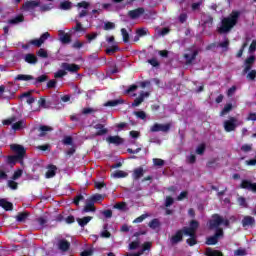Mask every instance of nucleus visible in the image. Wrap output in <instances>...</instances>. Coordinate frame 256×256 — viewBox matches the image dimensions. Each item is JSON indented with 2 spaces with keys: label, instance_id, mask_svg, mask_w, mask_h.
Wrapping results in <instances>:
<instances>
[{
  "label": "nucleus",
  "instance_id": "1",
  "mask_svg": "<svg viewBox=\"0 0 256 256\" xmlns=\"http://www.w3.org/2000/svg\"><path fill=\"white\" fill-rule=\"evenodd\" d=\"M241 17V11L233 10L228 17H224L221 20V25L218 27V33L223 35L225 33H230V31L239 23V18Z\"/></svg>",
  "mask_w": 256,
  "mask_h": 256
},
{
  "label": "nucleus",
  "instance_id": "2",
  "mask_svg": "<svg viewBox=\"0 0 256 256\" xmlns=\"http://www.w3.org/2000/svg\"><path fill=\"white\" fill-rule=\"evenodd\" d=\"M225 237V232L223 231V228H218L215 230V233L213 236H209L206 238V244L207 245H217L219 243V239H223Z\"/></svg>",
  "mask_w": 256,
  "mask_h": 256
},
{
  "label": "nucleus",
  "instance_id": "3",
  "mask_svg": "<svg viewBox=\"0 0 256 256\" xmlns=\"http://www.w3.org/2000/svg\"><path fill=\"white\" fill-rule=\"evenodd\" d=\"M159 131H161L162 133H169V131H171V123H166V124L154 123L150 127V133H159Z\"/></svg>",
  "mask_w": 256,
  "mask_h": 256
},
{
  "label": "nucleus",
  "instance_id": "4",
  "mask_svg": "<svg viewBox=\"0 0 256 256\" xmlns=\"http://www.w3.org/2000/svg\"><path fill=\"white\" fill-rule=\"evenodd\" d=\"M209 229L217 231V229H220L219 226L223 225V217L219 214H213L212 219L208 222Z\"/></svg>",
  "mask_w": 256,
  "mask_h": 256
},
{
  "label": "nucleus",
  "instance_id": "5",
  "mask_svg": "<svg viewBox=\"0 0 256 256\" xmlns=\"http://www.w3.org/2000/svg\"><path fill=\"white\" fill-rule=\"evenodd\" d=\"M11 151L16 153V156L19 157L22 161L25 159V155H27V150L21 144H11L10 145Z\"/></svg>",
  "mask_w": 256,
  "mask_h": 256
},
{
  "label": "nucleus",
  "instance_id": "6",
  "mask_svg": "<svg viewBox=\"0 0 256 256\" xmlns=\"http://www.w3.org/2000/svg\"><path fill=\"white\" fill-rule=\"evenodd\" d=\"M237 129V118L230 117L228 120L224 121V130L226 133H231Z\"/></svg>",
  "mask_w": 256,
  "mask_h": 256
},
{
  "label": "nucleus",
  "instance_id": "7",
  "mask_svg": "<svg viewBox=\"0 0 256 256\" xmlns=\"http://www.w3.org/2000/svg\"><path fill=\"white\" fill-rule=\"evenodd\" d=\"M183 235H185V230L183 228L177 230L176 233L170 237L171 245H179V243L183 241Z\"/></svg>",
  "mask_w": 256,
  "mask_h": 256
},
{
  "label": "nucleus",
  "instance_id": "8",
  "mask_svg": "<svg viewBox=\"0 0 256 256\" xmlns=\"http://www.w3.org/2000/svg\"><path fill=\"white\" fill-rule=\"evenodd\" d=\"M36 7H41V0L26 1L22 5L23 11H33V9H36Z\"/></svg>",
  "mask_w": 256,
  "mask_h": 256
},
{
  "label": "nucleus",
  "instance_id": "9",
  "mask_svg": "<svg viewBox=\"0 0 256 256\" xmlns=\"http://www.w3.org/2000/svg\"><path fill=\"white\" fill-rule=\"evenodd\" d=\"M239 187L240 189H246V191L256 193V182L252 183L251 180H242Z\"/></svg>",
  "mask_w": 256,
  "mask_h": 256
},
{
  "label": "nucleus",
  "instance_id": "10",
  "mask_svg": "<svg viewBox=\"0 0 256 256\" xmlns=\"http://www.w3.org/2000/svg\"><path fill=\"white\" fill-rule=\"evenodd\" d=\"M197 229H199V222L197 220H191L190 227H183L185 235H195Z\"/></svg>",
  "mask_w": 256,
  "mask_h": 256
},
{
  "label": "nucleus",
  "instance_id": "11",
  "mask_svg": "<svg viewBox=\"0 0 256 256\" xmlns=\"http://www.w3.org/2000/svg\"><path fill=\"white\" fill-rule=\"evenodd\" d=\"M50 37H51V34L49 32H45L40 36L39 39L30 40L29 44L34 45V47H41V45L45 43V40Z\"/></svg>",
  "mask_w": 256,
  "mask_h": 256
},
{
  "label": "nucleus",
  "instance_id": "12",
  "mask_svg": "<svg viewBox=\"0 0 256 256\" xmlns=\"http://www.w3.org/2000/svg\"><path fill=\"white\" fill-rule=\"evenodd\" d=\"M107 143L110 145H116V147H119V145H123L125 143V140L121 138V136L116 135V136H108L106 138Z\"/></svg>",
  "mask_w": 256,
  "mask_h": 256
},
{
  "label": "nucleus",
  "instance_id": "13",
  "mask_svg": "<svg viewBox=\"0 0 256 256\" xmlns=\"http://www.w3.org/2000/svg\"><path fill=\"white\" fill-rule=\"evenodd\" d=\"M57 247L59 251H62V253H67V251L71 249V243L66 239H60L57 243Z\"/></svg>",
  "mask_w": 256,
  "mask_h": 256
},
{
  "label": "nucleus",
  "instance_id": "14",
  "mask_svg": "<svg viewBox=\"0 0 256 256\" xmlns=\"http://www.w3.org/2000/svg\"><path fill=\"white\" fill-rule=\"evenodd\" d=\"M61 67L64 71H69V73H77V71L81 69V66L77 64H69L67 62L62 63Z\"/></svg>",
  "mask_w": 256,
  "mask_h": 256
},
{
  "label": "nucleus",
  "instance_id": "15",
  "mask_svg": "<svg viewBox=\"0 0 256 256\" xmlns=\"http://www.w3.org/2000/svg\"><path fill=\"white\" fill-rule=\"evenodd\" d=\"M144 13H145V8L139 7L134 10H130L128 12V15L130 19H139V17H141V15H143Z\"/></svg>",
  "mask_w": 256,
  "mask_h": 256
},
{
  "label": "nucleus",
  "instance_id": "16",
  "mask_svg": "<svg viewBox=\"0 0 256 256\" xmlns=\"http://www.w3.org/2000/svg\"><path fill=\"white\" fill-rule=\"evenodd\" d=\"M94 129L97 130L96 137H102V135H107L109 133V130L105 128V125L98 123L94 126Z\"/></svg>",
  "mask_w": 256,
  "mask_h": 256
},
{
  "label": "nucleus",
  "instance_id": "17",
  "mask_svg": "<svg viewBox=\"0 0 256 256\" xmlns=\"http://www.w3.org/2000/svg\"><path fill=\"white\" fill-rule=\"evenodd\" d=\"M149 92H141L138 98H135L134 102L132 103V107H139L141 103L145 101V97H149Z\"/></svg>",
  "mask_w": 256,
  "mask_h": 256
},
{
  "label": "nucleus",
  "instance_id": "18",
  "mask_svg": "<svg viewBox=\"0 0 256 256\" xmlns=\"http://www.w3.org/2000/svg\"><path fill=\"white\" fill-rule=\"evenodd\" d=\"M59 39L63 45H69L71 43V35L65 33L63 30L59 31Z\"/></svg>",
  "mask_w": 256,
  "mask_h": 256
},
{
  "label": "nucleus",
  "instance_id": "19",
  "mask_svg": "<svg viewBox=\"0 0 256 256\" xmlns=\"http://www.w3.org/2000/svg\"><path fill=\"white\" fill-rule=\"evenodd\" d=\"M242 227H255V218L252 216H244L242 219Z\"/></svg>",
  "mask_w": 256,
  "mask_h": 256
},
{
  "label": "nucleus",
  "instance_id": "20",
  "mask_svg": "<svg viewBox=\"0 0 256 256\" xmlns=\"http://www.w3.org/2000/svg\"><path fill=\"white\" fill-rule=\"evenodd\" d=\"M144 175H145V170L143 169V167L140 166L134 169L132 177L134 181H139L141 177H143Z\"/></svg>",
  "mask_w": 256,
  "mask_h": 256
},
{
  "label": "nucleus",
  "instance_id": "21",
  "mask_svg": "<svg viewBox=\"0 0 256 256\" xmlns=\"http://www.w3.org/2000/svg\"><path fill=\"white\" fill-rule=\"evenodd\" d=\"M47 172H46V179H53L55 175H57V166L50 164L47 167Z\"/></svg>",
  "mask_w": 256,
  "mask_h": 256
},
{
  "label": "nucleus",
  "instance_id": "22",
  "mask_svg": "<svg viewBox=\"0 0 256 256\" xmlns=\"http://www.w3.org/2000/svg\"><path fill=\"white\" fill-rule=\"evenodd\" d=\"M97 208H95V204L91 200L86 201V205L83 208V213H95Z\"/></svg>",
  "mask_w": 256,
  "mask_h": 256
},
{
  "label": "nucleus",
  "instance_id": "23",
  "mask_svg": "<svg viewBox=\"0 0 256 256\" xmlns=\"http://www.w3.org/2000/svg\"><path fill=\"white\" fill-rule=\"evenodd\" d=\"M0 207H2L4 211H13V203L7 201L5 198L0 199Z\"/></svg>",
  "mask_w": 256,
  "mask_h": 256
},
{
  "label": "nucleus",
  "instance_id": "24",
  "mask_svg": "<svg viewBox=\"0 0 256 256\" xmlns=\"http://www.w3.org/2000/svg\"><path fill=\"white\" fill-rule=\"evenodd\" d=\"M199 52L195 50L192 54H184V59H186V65H191L195 59H197Z\"/></svg>",
  "mask_w": 256,
  "mask_h": 256
},
{
  "label": "nucleus",
  "instance_id": "25",
  "mask_svg": "<svg viewBox=\"0 0 256 256\" xmlns=\"http://www.w3.org/2000/svg\"><path fill=\"white\" fill-rule=\"evenodd\" d=\"M24 61L26 63H29V65H35V64H37V61H39V60H38L37 56H35V54L28 53L24 56Z\"/></svg>",
  "mask_w": 256,
  "mask_h": 256
},
{
  "label": "nucleus",
  "instance_id": "26",
  "mask_svg": "<svg viewBox=\"0 0 256 256\" xmlns=\"http://www.w3.org/2000/svg\"><path fill=\"white\" fill-rule=\"evenodd\" d=\"M123 103H125L123 99L109 100L104 104V107H117V105H123Z\"/></svg>",
  "mask_w": 256,
  "mask_h": 256
},
{
  "label": "nucleus",
  "instance_id": "27",
  "mask_svg": "<svg viewBox=\"0 0 256 256\" xmlns=\"http://www.w3.org/2000/svg\"><path fill=\"white\" fill-rule=\"evenodd\" d=\"M93 220L92 216H85L83 218H77L76 221L80 227H85L89 224L90 221Z\"/></svg>",
  "mask_w": 256,
  "mask_h": 256
},
{
  "label": "nucleus",
  "instance_id": "28",
  "mask_svg": "<svg viewBox=\"0 0 256 256\" xmlns=\"http://www.w3.org/2000/svg\"><path fill=\"white\" fill-rule=\"evenodd\" d=\"M17 162L21 163L23 165V160L17 157L16 155H10L7 157V163L8 165H16Z\"/></svg>",
  "mask_w": 256,
  "mask_h": 256
},
{
  "label": "nucleus",
  "instance_id": "29",
  "mask_svg": "<svg viewBox=\"0 0 256 256\" xmlns=\"http://www.w3.org/2000/svg\"><path fill=\"white\" fill-rule=\"evenodd\" d=\"M111 177L114 179H125V177H129V173L122 170H117L111 174Z\"/></svg>",
  "mask_w": 256,
  "mask_h": 256
},
{
  "label": "nucleus",
  "instance_id": "30",
  "mask_svg": "<svg viewBox=\"0 0 256 256\" xmlns=\"http://www.w3.org/2000/svg\"><path fill=\"white\" fill-rule=\"evenodd\" d=\"M39 131H40L39 137H45L47 133L53 131V127L47 126V125H40Z\"/></svg>",
  "mask_w": 256,
  "mask_h": 256
},
{
  "label": "nucleus",
  "instance_id": "31",
  "mask_svg": "<svg viewBox=\"0 0 256 256\" xmlns=\"http://www.w3.org/2000/svg\"><path fill=\"white\" fill-rule=\"evenodd\" d=\"M59 9L62 11H69L73 9V2L66 0L60 3Z\"/></svg>",
  "mask_w": 256,
  "mask_h": 256
},
{
  "label": "nucleus",
  "instance_id": "32",
  "mask_svg": "<svg viewBox=\"0 0 256 256\" xmlns=\"http://www.w3.org/2000/svg\"><path fill=\"white\" fill-rule=\"evenodd\" d=\"M15 81H35V77L27 74H18Z\"/></svg>",
  "mask_w": 256,
  "mask_h": 256
},
{
  "label": "nucleus",
  "instance_id": "33",
  "mask_svg": "<svg viewBox=\"0 0 256 256\" xmlns=\"http://www.w3.org/2000/svg\"><path fill=\"white\" fill-rule=\"evenodd\" d=\"M29 212H19L16 216V221L18 223H25L27 221V217H29Z\"/></svg>",
  "mask_w": 256,
  "mask_h": 256
},
{
  "label": "nucleus",
  "instance_id": "34",
  "mask_svg": "<svg viewBox=\"0 0 256 256\" xmlns=\"http://www.w3.org/2000/svg\"><path fill=\"white\" fill-rule=\"evenodd\" d=\"M25 21V16L18 15L10 20H8L9 25H17L18 23H23Z\"/></svg>",
  "mask_w": 256,
  "mask_h": 256
},
{
  "label": "nucleus",
  "instance_id": "35",
  "mask_svg": "<svg viewBox=\"0 0 256 256\" xmlns=\"http://www.w3.org/2000/svg\"><path fill=\"white\" fill-rule=\"evenodd\" d=\"M231 111H233V104L228 103L224 106V108L221 110L220 112V117H225V115H227V113H231Z\"/></svg>",
  "mask_w": 256,
  "mask_h": 256
},
{
  "label": "nucleus",
  "instance_id": "36",
  "mask_svg": "<svg viewBox=\"0 0 256 256\" xmlns=\"http://www.w3.org/2000/svg\"><path fill=\"white\" fill-rule=\"evenodd\" d=\"M103 229L104 230L100 233V237H102V239H109L111 237V232L107 231L109 229V224H104Z\"/></svg>",
  "mask_w": 256,
  "mask_h": 256
},
{
  "label": "nucleus",
  "instance_id": "37",
  "mask_svg": "<svg viewBox=\"0 0 256 256\" xmlns=\"http://www.w3.org/2000/svg\"><path fill=\"white\" fill-rule=\"evenodd\" d=\"M36 222L40 225L41 229H44V227L47 226V223H49V220L45 216H40L36 218Z\"/></svg>",
  "mask_w": 256,
  "mask_h": 256
},
{
  "label": "nucleus",
  "instance_id": "38",
  "mask_svg": "<svg viewBox=\"0 0 256 256\" xmlns=\"http://www.w3.org/2000/svg\"><path fill=\"white\" fill-rule=\"evenodd\" d=\"M206 256H223V252L219 250H212L211 248H206Z\"/></svg>",
  "mask_w": 256,
  "mask_h": 256
},
{
  "label": "nucleus",
  "instance_id": "39",
  "mask_svg": "<svg viewBox=\"0 0 256 256\" xmlns=\"http://www.w3.org/2000/svg\"><path fill=\"white\" fill-rule=\"evenodd\" d=\"M103 199H105V196L102 194H94L89 198V200L94 204L98 203V201H103Z\"/></svg>",
  "mask_w": 256,
  "mask_h": 256
},
{
  "label": "nucleus",
  "instance_id": "40",
  "mask_svg": "<svg viewBox=\"0 0 256 256\" xmlns=\"http://www.w3.org/2000/svg\"><path fill=\"white\" fill-rule=\"evenodd\" d=\"M188 238L186 240V243L190 246V247H194V245H197V236L194 234V235H188Z\"/></svg>",
  "mask_w": 256,
  "mask_h": 256
},
{
  "label": "nucleus",
  "instance_id": "41",
  "mask_svg": "<svg viewBox=\"0 0 256 256\" xmlns=\"http://www.w3.org/2000/svg\"><path fill=\"white\" fill-rule=\"evenodd\" d=\"M45 81H49V76L42 74L32 83L33 85H37L38 83H45Z\"/></svg>",
  "mask_w": 256,
  "mask_h": 256
},
{
  "label": "nucleus",
  "instance_id": "42",
  "mask_svg": "<svg viewBox=\"0 0 256 256\" xmlns=\"http://www.w3.org/2000/svg\"><path fill=\"white\" fill-rule=\"evenodd\" d=\"M160 226H161V223L157 218L152 219L148 224V227H150V229H157Z\"/></svg>",
  "mask_w": 256,
  "mask_h": 256
},
{
  "label": "nucleus",
  "instance_id": "43",
  "mask_svg": "<svg viewBox=\"0 0 256 256\" xmlns=\"http://www.w3.org/2000/svg\"><path fill=\"white\" fill-rule=\"evenodd\" d=\"M117 51H121V48L117 45H113L110 48L106 49V55H114V53H117Z\"/></svg>",
  "mask_w": 256,
  "mask_h": 256
},
{
  "label": "nucleus",
  "instance_id": "44",
  "mask_svg": "<svg viewBox=\"0 0 256 256\" xmlns=\"http://www.w3.org/2000/svg\"><path fill=\"white\" fill-rule=\"evenodd\" d=\"M23 125H25V121L19 120L18 122L12 125V129L14 131H20V129H23Z\"/></svg>",
  "mask_w": 256,
  "mask_h": 256
},
{
  "label": "nucleus",
  "instance_id": "45",
  "mask_svg": "<svg viewBox=\"0 0 256 256\" xmlns=\"http://www.w3.org/2000/svg\"><path fill=\"white\" fill-rule=\"evenodd\" d=\"M81 201H85V196H83V194H78L73 199V203L76 207H79V203H81Z\"/></svg>",
  "mask_w": 256,
  "mask_h": 256
},
{
  "label": "nucleus",
  "instance_id": "46",
  "mask_svg": "<svg viewBox=\"0 0 256 256\" xmlns=\"http://www.w3.org/2000/svg\"><path fill=\"white\" fill-rule=\"evenodd\" d=\"M38 105L39 107H42V109H49V105H51L50 103L47 104V100L44 97H41L38 100Z\"/></svg>",
  "mask_w": 256,
  "mask_h": 256
},
{
  "label": "nucleus",
  "instance_id": "47",
  "mask_svg": "<svg viewBox=\"0 0 256 256\" xmlns=\"http://www.w3.org/2000/svg\"><path fill=\"white\" fill-rule=\"evenodd\" d=\"M151 242H144L142 245V249L138 251L140 253V256L143 255L144 251H149L151 249Z\"/></svg>",
  "mask_w": 256,
  "mask_h": 256
},
{
  "label": "nucleus",
  "instance_id": "48",
  "mask_svg": "<svg viewBox=\"0 0 256 256\" xmlns=\"http://www.w3.org/2000/svg\"><path fill=\"white\" fill-rule=\"evenodd\" d=\"M36 55L38 57H41L42 59H47V57H49V53H47V50L43 49V48H40Z\"/></svg>",
  "mask_w": 256,
  "mask_h": 256
},
{
  "label": "nucleus",
  "instance_id": "49",
  "mask_svg": "<svg viewBox=\"0 0 256 256\" xmlns=\"http://www.w3.org/2000/svg\"><path fill=\"white\" fill-rule=\"evenodd\" d=\"M121 34H122L124 43H129V32H127V29L122 28Z\"/></svg>",
  "mask_w": 256,
  "mask_h": 256
},
{
  "label": "nucleus",
  "instance_id": "50",
  "mask_svg": "<svg viewBox=\"0 0 256 256\" xmlns=\"http://www.w3.org/2000/svg\"><path fill=\"white\" fill-rule=\"evenodd\" d=\"M8 187L12 189L13 191L19 189V183L15 182V180H9L8 181Z\"/></svg>",
  "mask_w": 256,
  "mask_h": 256
},
{
  "label": "nucleus",
  "instance_id": "51",
  "mask_svg": "<svg viewBox=\"0 0 256 256\" xmlns=\"http://www.w3.org/2000/svg\"><path fill=\"white\" fill-rule=\"evenodd\" d=\"M229 38H225V41L218 43L217 47H221L222 49H229Z\"/></svg>",
  "mask_w": 256,
  "mask_h": 256
},
{
  "label": "nucleus",
  "instance_id": "52",
  "mask_svg": "<svg viewBox=\"0 0 256 256\" xmlns=\"http://www.w3.org/2000/svg\"><path fill=\"white\" fill-rule=\"evenodd\" d=\"M134 115L138 118V119H142L145 120L147 119V114L145 113V111H135Z\"/></svg>",
  "mask_w": 256,
  "mask_h": 256
},
{
  "label": "nucleus",
  "instance_id": "53",
  "mask_svg": "<svg viewBox=\"0 0 256 256\" xmlns=\"http://www.w3.org/2000/svg\"><path fill=\"white\" fill-rule=\"evenodd\" d=\"M93 113H97V109H94V108H84V109H82V115H91Z\"/></svg>",
  "mask_w": 256,
  "mask_h": 256
},
{
  "label": "nucleus",
  "instance_id": "54",
  "mask_svg": "<svg viewBox=\"0 0 256 256\" xmlns=\"http://www.w3.org/2000/svg\"><path fill=\"white\" fill-rule=\"evenodd\" d=\"M153 163L156 167H163V165H165V160L161 158H154Z\"/></svg>",
  "mask_w": 256,
  "mask_h": 256
},
{
  "label": "nucleus",
  "instance_id": "55",
  "mask_svg": "<svg viewBox=\"0 0 256 256\" xmlns=\"http://www.w3.org/2000/svg\"><path fill=\"white\" fill-rule=\"evenodd\" d=\"M62 143H63V145H74L73 137H71V136L64 137V139L62 140Z\"/></svg>",
  "mask_w": 256,
  "mask_h": 256
},
{
  "label": "nucleus",
  "instance_id": "56",
  "mask_svg": "<svg viewBox=\"0 0 256 256\" xmlns=\"http://www.w3.org/2000/svg\"><path fill=\"white\" fill-rule=\"evenodd\" d=\"M235 256H245L247 255V250L243 248H238L237 250L234 251Z\"/></svg>",
  "mask_w": 256,
  "mask_h": 256
},
{
  "label": "nucleus",
  "instance_id": "57",
  "mask_svg": "<svg viewBox=\"0 0 256 256\" xmlns=\"http://www.w3.org/2000/svg\"><path fill=\"white\" fill-rule=\"evenodd\" d=\"M65 75H67V71H65V70H58L54 74V77H55V79H61V77H65Z\"/></svg>",
  "mask_w": 256,
  "mask_h": 256
},
{
  "label": "nucleus",
  "instance_id": "58",
  "mask_svg": "<svg viewBox=\"0 0 256 256\" xmlns=\"http://www.w3.org/2000/svg\"><path fill=\"white\" fill-rule=\"evenodd\" d=\"M111 29H115V23H113V22H106L104 24V31H111Z\"/></svg>",
  "mask_w": 256,
  "mask_h": 256
},
{
  "label": "nucleus",
  "instance_id": "59",
  "mask_svg": "<svg viewBox=\"0 0 256 256\" xmlns=\"http://www.w3.org/2000/svg\"><path fill=\"white\" fill-rule=\"evenodd\" d=\"M175 203V200L171 196H167L165 200V207H171Z\"/></svg>",
  "mask_w": 256,
  "mask_h": 256
},
{
  "label": "nucleus",
  "instance_id": "60",
  "mask_svg": "<svg viewBox=\"0 0 256 256\" xmlns=\"http://www.w3.org/2000/svg\"><path fill=\"white\" fill-rule=\"evenodd\" d=\"M138 37H145V35H147L148 33V30L145 29V28H139L137 31H136Z\"/></svg>",
  "mask_w": 256,
  "mask_h": 256
},
{
  "label": "nucleus",
  "instance_id": "61",
  "mask_svg": "<svg viewBox=\"0 0 256 256\" xmlns=\"http://www.w3.org/2000/svg\"><path fill=\"white\" fill-rule=\"evenodd\" d=\"M197 155H203L205 153V144H200L196 149Z\"/></svg>",
  "mask_w": 256,
  "mask_h": 256
},
{
  "label": "nucleus",
  "instance_id": "62",
  "mask_svg": "<svg viewBox=\"0 0 256 256\" xmlns=\"http://www.w3.org/2000/svg\"><path fill=\"white\" fill-rule=\"evenodd\" d=\"M247 79H249L250 81H255V79H256V70H251L247 74Z\"/></svg>",
  "mask_w": 256,
  "mask_h": 256
},
{
  "label": "nucleus",
  "instance_id": "63",
  "mask_svg": "<svg viewBox=\"0 0 256 256\" xmlns=\"http://www.w3.org/2000/svg\"><path fill=\"white\" fill-rule=\"evenodd\" d=\"M80 256H93V249H87L81 252Z\"/></svg>",
  "mask_w": 256,
  "mask_h": 256
},
{
  "label": "nucleus",
  "instance_id": "64",
  "mask_svg": "<svg viewBox=\"0 0 256 256\" xmlns=\"http://www.w3.org/2000/svg\"><path fill=\"white\" fill-rule=\"evenodd\" d=\"M246 121H256V113L250 112L246 118Z\"/></svg>",
  "mask_w": 256,
  "mask_h": 256
}]
</instances>
